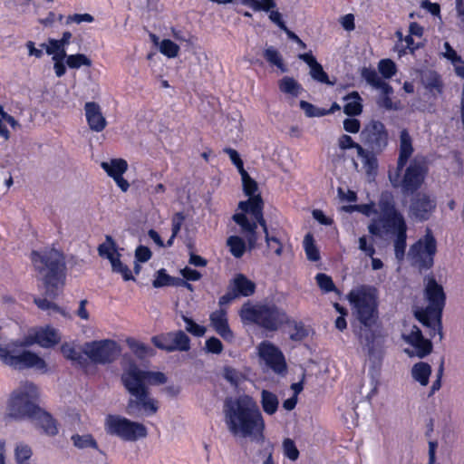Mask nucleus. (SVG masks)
<instances>
[{"label":"nucleus","instance_id":"16","mask_svg":"<svg viewBox=\"0 0 464 464\" xmlns=\"http://www.w3.org/2000/svg\"><path fill=\"white\" fill-rule=\"evenodd\" d=\"M259 357L276 373L286 371L287 365L282 351L269 341H263L258 345Z\"/></svg>","mask_w":464,"mask_h":464},{"label":"nucleus","instance_id":"49","mask_svg":"<svg viewBox=\"0 0 464 464\" xmlns=\"http://www.w3.org/2000/svg\"><path fill=\"white\" fill-rule=\"evenodd\" d=\"M182 319L186 324V330L194 336L201 337L207 329L205 326L197 324L192 318L183 315Z\"/></svg>","mask_w":464,"mask_h":464},{"label":"nucleus","instance_id":"4","mask_svg":"<svg viewBox=\"0 0 464 464\" xmlns=\"http://www.w3.org/2000/svg\"><path fill=\"white\" fill-rule=\"evenodd\" d=\"M225 413L227 424L233 434L255 437L264 440L266 428L263 415L254 399L249 395L226 401Z\"/></svg>","mask_w":464,"mask_h":464},{"label":"nucleus","instance_id":"59","mask_svg":"<svg viewBox=\"0 0 464 464\" xmlns=\"http://www.w3.org/2000/svg\"><path fill=\"white\" fill-rule=\"evenodd\" d=\"M444 52L442 53L443 57L450 61L452 64L461 63L462 58L457 53V52L451 47V45L445 42L443 44Z\"/></svg>","mask_w":464,"mask_h":464},{"label":"nucleus","instance_id":"58","mask_svg":"<svg viewBox=\"0 0 464 464\" xmlns=\"http://www.w3.org/2000/svg\"><path fill=\"white\" fill-rule=\"evenodd\" d=\"M205 348L208 353L219 354L222 353L224 346L218 338L212 336L206 340Z\"/></svg>","mask_w":464,"mask_h":464},{"label":"nucleus","instance_id":"62","mask_svg":"<svg viewBox=\"0 0 464 464\" xmlns=\"http://www.w3.org/2000/svg\"><path fill=\"white\" fill-rule=\"evenodd\" d=\"M224 378L233 385H237L239 382V373L238 372L230 366L224 367Z\"/></svg>","mask_w":464,"mask_h":464},{"label":"nucleus","instance_id":"25","mask_svg":"<svg viewBox=\"0 0 464 464\" xmlns=\"http://www.w3.org/2000/svg\"><path fill=\"white\" fill-rule=\"evenodd\" d=\"M61 353L64 356V358L71 361L73 364L78 365L82 369H85L89 364L88 359L84 356V351H78L71 343H63L61 345Z\"/></svg>","mask_w":464,"mask_h":464},{"label":"nucleus","instance_id":"39","mask_svg":"<svg viewBox=\"0 0 464 464\" xmlns=\"http://www.w3.org/2000/svg\"><path fill=\"white\" fill-rule=\"evenodd\" d=\"M98 253L100 256L106 257L109 261L119 254L116 243L111 236H106V242L99 245Z\"/></svg>","mask_w":464,"mask_h":464},{"label":"nucleus","instance_id":"56","mask_svg":"<svg viewBox=\"0 0 464 464\" xmlns=\"http://www.w3.org/2000/svg\"><path fill=\"white\" fill-rule=\"evenodd\" d=\"M224 151L229 156L232 163L236 166L239 174L246 171L244 168V162L239 153L236 150L232 149L231 147H225Z\"/></svg>","mask_w":464,"mask_h":464},{"label":"nucleus","instance_id":"22","mask_svg":"<svg viewBox=\"0 0 464 464\" xmlns=\"http://www.w3.org/2000/svg\"><path fill=\"white\" fill-rule=\"evenodd\" d=\"M232 219L241 227L242 232L246 235L249 248H254L257 241L256 229L257 225H259L258 222L255 218L250 221L246 214L244 213L234 214Z\"/></svg>","mask_w":464,"mask_h":464},{"label":"nucleus","instance_id":"7","mask_svg":"<svg viewBox=\"0 0 464 464\" xmlns=\"http://www.w3.org/2000/svg\"><path fill=\"white\" fill-rule=\"evenodd\" d=\"M239 316L243 322L256 324L268 332H276L290 324L286 312L274 303H246L239 311Z\"/></svg>","mask_w":464,"mask_h":464},{"label":"nucleus","instance_id":"8","mask_svg":"<svg viewBox=\"0 0 464 464\" xmlns=\"http://www.w3.org/2000/svg\"><path fill=\"white\" fill-rule=\"evenodd\" d=\"M427 175L426 166L411 160L403 170H389L388 178L393 188H400L403 195H414L422 186Z\"/></svg>","mask_w":464,"mask_h":464},{"label":"nucleus","instance_id":"51","mask_svg":"<svg viewBox=\"0 0 464 464\" xmlns=\"http://www.w3.org/2000/svg\"><path fill=\"white\" fill-rule=\"evenodd\" d=\"M378 69L380 73L386 79L392 78L396 73V65L390 59H383L379 62Z\"/></svg>","mask_w":464,"mask_h":464},{"label":"nucleus","instance_id":"43","mask_svg":"<svg viewBox=\"0 0 464 464\" xmlns=\"http://www.w3.org/2000/svg\"><path fill=\"white\" fill-rule=\"evenodd\" d=\"M241 3L256 12H269L276 5L275 0H242Z\"/></svg>","mask_w":464,"mask_h":464},{"label":"nucleus","instance_id":"35","mask_svg":"<svg viewBox=\"0 0 464 464\" xmlns=\"http://www.w3.org/2000/svg\"><path fill=\"white\" fill-rule=\"evenodd\" d=\"M263 54L269 64L276 66L282 72L287 71L281 53L274 46L266 48Z\"/></svg>","mask_w":464,"mask_h":464},{"label":"nucleus","instance_id":"11","mask_svg":"<svg viewBox=\"0 0 464 464\" xmlns=\"http://www.w3.org/2000/svg\"><path fill=\"white\" fill-rule=\"evenodd\" d=\"M437 253V241L432 232L428 229L426 234L411 246L409 257L411 266L420 272L427 271L434 266Z\"/></svg>","mask_w":464,"mask_h":464},{"label":"nucleus","instance_id":"50","mask_svg":"<svg viewBox=\"0 0 464 464\" xmlns=\"http://www.w3.org/2000/svg\"><path fill=\"white\" fill-rule=\"evenodd\" d=\"M160 51L169 58H174L178 55L179 47L169 39H164L160 44Z\"/></svg>","mask_w":464,"mask_h":464},{"label":"nucleus","instance_id":"64","mask_svg":"<svg viewBox=\"0 0 464 464\" xmlns=\"http://www.w3.org/2000/svg\"><path fill=\"white\" fill-rule=\"evenodd\" d=\"M380 209L382 211V216L390 215L392 213L397 212L398 210L395 208V205L392 199H381L380 203Z\"/></svg>","mask_w":464,"mask_h":464},{"label":"nucleus","instance_id":"34","mask_svg":"<svg viewBox=\"0 0 464 464\" xmlns=\"http://www.w3.org/2000/svg\"><path fill=\"white\" fill-rule=\"evenodd\" d=\"M279 90L285 93L290 94L294 97H297L301 91L303 90L302 86L298 83L296 80L290 76H285L278 82Z\"/></svg>","mask_w":464,"mask_h":464},{"label":"nucleus","instance_id":"31","mask_svg":"<svg viewBox=\"0 0 464 464\" xmlns=\"http://www.w3.org/2000/svg\"><path fill=\"white\" fill-rule=\"evenodd\" d=\"M381 221L383 223L382 227L392 229L394 233L407 229L405 219L399 211L382 216Z\"/></svg>","mask_w":464,"mask_h":464},{"label":"nucleus","instance_id":"2","mask_svg":"<svg viewBox=\"0 0 464 464\" xmlns=\"http://www.w3.org/2000/svg\"><path fill=\"white\" fill-rule=\"evenodd\" d=\"M379 295L375 286L361 285L347 294L353 315L360 323L359 331H354L359 342L373 354L379 329Z\"/></svg>","mask_w":464,"mask_h":464},{"label":"nucleus","instance_id":"15","mask_svg":"<svg viewBox=\"0 0 464 464\" xmlns=\"http://www.w3.org/2000/svg\"><path fill=\"white\" fill-rule=\"evenodd\" d=\"M121 376L140 385H160L167 382V376L161 372L141 370L135 362H131L123 370Z\"/></svg>","mask_w":464,"mask_h":464},{"label":"nucleus","instance_id":"24","mask_svg":"<svg viewBox=\"0 0 464 464\" xmlns=\"http://www.w3.org/2000/svg\"><path fill=\"white\" fill-rule=\"evenodd\" d=\"M237 297H248L255 294L256 284L243 274H237L229 285Z\"/></svg>","mask_w":464,"mask_h":464},{"label":"nucleus","instance_id":"9","mask_svg":"<svg viewBox=\"0 0 464 464\" xmlns=\"http://www.w3.org/2000/svg\"><path fill=\"white\" fill-rule=\"evenodd\" d=\"M121 381L125 390L132 397L129 399L126 407L130 415L143 412L146 416H151L159 411V401L150 396L147 385L136 384L123 376H121Z\"/></svg>","mask_w":464,"mask_h":464},{"label":"nucleus","instance_id":"17","mask_svg":"<svg viewBox=\"0 0 464 464\" xmlns=\"http://www.w3.org/2000/svg\"><path fill=\"white\" fill-rule=\"evenodd\" d=\"M100 166L108 177L113 179L121 192L125 193L130 189V184L124 178V174L129 169V164L126 160L122 158H111L107 161H102Z\"/></svg>","mask_w":464,"mask_h":464},{"label":"nucleus","instance_id":"53","mask_svg":"<svg viewBox=\"0 0 464 464\" xmlns=\"http://www.w3.org/2000/svg\"><path fill=\"white\" fill-rule=\"evenodd\" d=\"M283 450L285 456L289 459L295 461L299 458V450L293 440L289 438L285 439L283 441Z\"/></svg>","mask_w":464,"mask_h":464},{"label":"nucleus","instance_id":"55","mask_svg":"<svg viewBox=\"0 0 464 464\" xmlns=\"http://www.w3.org/2000/svg\"><path fill=\"white\" fill-rule=\"evenodd\" d=\"M32 450L28 445L19 444L15 448V460L18 464H24L32 457Z\"/></svg>","mask_w":464,"mask_h":464},{"label":"nucleus","instance_id":"6","mask_svg":"<svg viewBox=\"0 0 464 464\" xmlns=\"http://www.w3.org/2000/svg\"><path fill=\"white\" fill-rule=\"evenodd\" d=\"M425 297L428 305L415 313V317L424 326L430 329V336L435 337L436 334L442 338V312L446 304V295L442 285L437 283L434 276H429L425 286Z\"/></svg>","mask_w":464,"mask_h":464},{"label":"nucleus","instance_id":"63","mask_svg":"<svg viewBox=\"0 0 464 464\" xmlns=\"http://www.w3.org/2000/svg\"><path fill=\"white\" fill-rule=\"evenodd\" d=\"M34 302L37 307L43 311L52 309L58 312L60 310V307L56 304L47 300L46 298L36 297Z\"/></svg>","mask_w":464,"mask_h":464},{"label":"nucleus","instance_id":"44","mask_svg":"<svg viewBox=\"0 0 464 464\" xmlns=\"http://www.w3.org/2000/svg\"><path fill=\"white\" fill-rule=\"evenodd\" d=\"M396 237L394 240V253L395 256L399 260H402L405 256L406 250V240H407V229L401 230L395 233Z\"/></svg>","mask_w":464,"mask_h":464},{"label":"nucleus","instance_id":"41","mask_svg":"<svg viewBox=\"0 0 464 464\" xmlns=\"http://www.w3.org/2000/svg\"><path fill=\"white\" fill-rule=\"evenodd\" d=\"M304 248L310 261L316 262L320 259V252L315 245L314 236L311 233H307L304 236Z\"/></svg>","mask_w":464,"mask_h":464},{"label":"nucleus","instance_id":"10","mask_svg":"<svg viewBox=\"0 0 464 464\" xmlns=\"http://www.w3.org/2000/svg\"><path fill=\"white\" fill-rule=\"evenodd\" d=\"M107 434L116 436L125 441H136L148 436L146 426L125 417L108 414L104 421Z\"/></svg>","mask_w":464,"mask_h":464},{"label":"nucleus","instance_id":"61","mask_svg":"<svg viewBox=\"0 0 464 464\" xmlns=\"http://www.w3.org/2000/svg\"><path fill=\"white\" fill-rule=\"evenodd\" d=\"M152 253L148 246L140 245L135 250V259L137 262L145 263L150 259Z\"/></svg>","mask_w":464,"mask_h":464},{"label":"nucleus","instance_id":"40","mask_svg":"<svg viewBox=\"0 0 464 464\" xmlns=\"http://www.w3.org/2000/svg\"><path fill=\"white\" fill-rule=\"evenodd\" d=\"M230 253L236 257L240 258L246 252V243L238 236H230L227 240Z\"/></svg>","mask_w":464,"mask_h":464},{"label":"nucleus","instance_id":"36","mask_svg":"<svg viewBox=\"0 0 464 464\" xmlns=\"http://www.w3.org/2000/svg\"><path fill=\"white\" fill-rule=\"evenodd\" d=\"M287 325L292 328L289 333V338L294 342H301L309 334L308 329L301 321L297 322L290 319V324Z\"/></svg>","mask_w":464,"mask_h":464},{"label":"nucleus","instance_id":"57","mask_svg":"<svg viewBox=\"0 0 464 464\" xmlns=\"http://www.w3.org/2000/svg\"><path fill=\"white\" fill-rule=\"evenodd\" d=\"M139 122L141 127L146 125L152 132H156L159 125V121H154V116L150 112L140 113L139 115Z\"/></svg>","mask_w":464,"mask_h":464},{"label":"nucleus","instance_id":"14","mask_svg":"<svg viewBox=\"0 0 464 464\" xmlns=\"http://www.w3.org/2000/svg\"><path fill=\"white\" fill-rule=\"evenodd\" d=\"M151 343L158 349L168 353L188 352L190 349V338L181 330L154 335L151 338Z\"/></svg>","mask_w":464,"mask_h":464},{"label":"nucleus","instance_id":"1","mask_svg":"<svg viewBox=\"0 0 464 464\" xmlns=\"http://www.w3.org/2000/svg\"><path fill=\"white\" fill-rule=\"evenodd\" d=\"M59 342L56 330L50 326L41 327L23 340L11 341L5 347L0 344V360L15 370L34 368L45 373L48 371L46 362L37 353L24 349L35 343L43 348H50Z\"/></svg>","mask_w":464,"mask_h":464},{"label":"nucleus","instance_id":"27","mask_svg":"<svg viewBox=\"0 0 464 464\" xmlns=\"http://www.w3.org/2000/svg\"><path fill=\"white\" fill-rule=\"evenodd\" d=\"M343 150L352 149L353 147H341ZM357 149V153L362 162L366 169V172L371 174H376L378 169V160L375 154L365 149L364 147H355Z\"/></svg>","mask_w":464,"mask_h":464},{"label":"nucleus","instance_id":"20","mask_svg":"<svg viewBox=\"0 0 464 464\" xmlns=\"http://www.w3.org/2000/svg\"><path fill=\"white\" fill-rule=\"evenodd\" d=\"M362 140L368 145H386L387 132L382 122L371 121L362 130Z\"/></svg>","mask_w":464,"mask_h":464},{"label":"nucleus","instance_id":"12","mask_svg":"<svg viewBox=\"0 0 464 464\" xmlns=\"http://www.w3.org/2000/svg\"><path fill=\"white\" fill-rule=\"evenodd\" d=\"M240 176L242 179L243 191L248 198L246 200L240 201L238 203V208L242 211L241 213L248 214L252 218L263 223L265 202L261 194L258 193L257 182L249 176L247 171L240 174Z\"/></svg>","mask_w":464,"mask_h":464},{"label":"nucleus","instance_id":"26","mask_svg":"<svg viewBox=\"0 0 464 464\" xmlns=\"http://www.w3.org/2000/svg\"><path fill=\"white\" fill-rule=\"evenodd\" d=\"M420 80L424 87L432 93H441L443 83L438 72L432 70H425L420 73Z\"/></svg>","mask_w":464,"mask_h":464},{"label":"nucleus","instance_id":"47","mask_svg":"<svg viewBox=\"0 0 464 464\" xmlns=\"http://www.w3.org/2000/svg\"><path fill=\"white\" fill-rule=\"evenodd\" d=\"M316 283L324 293L338 292L332 277L324 273H318L315 276Z\"/></svg>","mask_w":464,"mask_h":464},{"label":"nucleus","instance_id":"60","mask_svg":"<svg viewBox=\"0 0 464 464\" xmlns=\"http://www.w3.org/2000/svg\"><path fill=\"white\" fill-rule=\"evenodd\" d=\"M185 218L183 212H177L173 215L171 218V234H173L174 237H177L180 232Z\"/></svg>","mask_w":464,"mask_h":464},{"label":"nucleus","instance_id":"19","mask_svg":"<svg viewBox=\"0 0 464 464\" xmlns=\"http://www.w3.org/2000/svg\"><path fill=\"white\" fill-rule=\"evenodd\" d=\"M210 325L214 331L227 342L234 339V333L228 324L227 311L219 308L209 314Z\"/></svg>","mask_w":464,"mask_h":464},{"label":"nucleus","instance_id":"33","mask_svg":"<svg viewBox=\"0 0 464 464\" xmlns=\"http://www.w3.org/2000/svg\"><path fill=\"white\" fill-rule=\"evenodd\" d=\"M430 374L431 367L428 362H417L411 369V375L413 379L422 386H426L429 383Z\"/></svg>","mask_w":464,"mask_h":464},{"label":"nucleus","instance_id":"48","mask_svg":"<svg viewBox=\"0 0 464 464\" xmlns=\"http://www.w3.org/2000/svg\"><path fill=\"white\" fill-rule=\"evenodd\" d=\"M92 63V60L82 53L68 55L66 60V64L72 69H78L81 66L90 67Z\"/></svg>","mask_w":464,"mask_h":464},{"label":"nucleus","instance_id":"23","mask_svg":"<svg viewBox=\"0 0 464 464\" xmlns=\"http://www.w3.org/2000/svg\"><path fill=\"white\" fill-rule=\"evenodd\" d=\"M87 122L90 128L95 131H102L106 127V120L102 113L100 105L95 102H88L84 104Z\"/></svg>","mask_w":464,"mask_h":464},{"label":"nucleus","instance_id":"32","mask_svg":"<svg viewBox=\"0 0 464 464\" xmlns=\"http://www.w3.org/2000/svg\"><path fill=\"white\" fill-rule=\"evenodd\" d=\"M346 103L343 107V112L348 116H356L362 113V98L357 92H353L344 97Z\"/></svg>","mask_w":464,"mask_h":464},{"label":"nucleus","instance_id":"45","mask_svg":"<svg viewBox=\"0 0 464 464\" xmlns=\"http://www.w3.org/2000/svg\"><path fill=\"white\" fill-rule=\"evenodd\" d=\"M310 68L309 74L311 78L320 83H324L327 85H334V82L329 80L328 74L324 71L323 66L316 62Z\"/></svg>","mask_w":464,"mask_h":464},{"label":"nucleus","instance_id":"52","mask_svg":"<svg viewBox=\"0 0 464 464\" xmlns=\"http://www.w3.org/2000/svg\"><path fill=\"white\" fill-rule=\"evenodd\" d=\"M300 108L304 111V114L309 118L323 117L326 115L324 109L318 108L305 101L300 102Z\"/></svg>","mask_w":464,"mask_h":464},{"label":"nucleus","instance_id":"5","mask_svg":"<svg viewBox=\"0 0 464 464\" xmlns=\"http://www.w3.org/2000/svg\"><path fill=\"white\" fill-rule=\"evenodd\" d=\"M30 259L37 279L44 285L45 296L55 299L65 285L67 267L64 254L55 248L33 250Z\"/></svg>","mask_w":464,"mask_h":464},{"label":"nucleus","instance_id":"37","mask_svg":"<svg viewBox=\"0 0 464 464\" xmlns=\"http://www.w3.org/2000/svg\"><path fill=\"white\" fill-rule=\"evenodd\" d=\"M71 440H72L73 445L78 449L82 450V449L92 448V449L97 450L100 452H102V450H99V446H98L96 440L93 438V436L92 434H84V435L74 434L72 436Z\"/></svg>","mask_w":464,"mask_h":464},{"label":"nucleus","instance_id":"54","mask_svg":"<svg viewBox=\"0 0 464 464\" xmlns=\"http://www.w3.org/2000/svg\"><path fill=\"white\" fill-rule=\"evenodd\" d=\"M400 154L397 160V166L392 170H403L409 159L414 151V147H400Z\"/></svg>","mask_w":464,"mask_h":464},{"label":"nucleus","instance_id":"46","mask_svg":"<svg viewBox=\"0 0 464 464\" xmlns=\"http://www.w3.org/2000/svg\"><path fill=\"white\" fill-rule=\"evenodd\" d=\"M177 278L169 276L164 268L160 269L157 272L155 279L152 281V285L155 288H160L163 286L175 285Z\"/></svg>","mask_w":464,"mask_h":464},{"label":"nucleus","instance_id":"30","mask_svg":"<svg viewBox=\"0 0 464 464\" xmlns=\"http://www.w3.org/2000/svg\"><path fill=\"white\" fill-rule=\"evenodd\" d=\"M256 221L258 222L259 226L262 227L265 233V239L267 248L271 252H273V254H275L276 256H281L284 249V246L281 239L277 236L269 233L267 224L265 218L263 223H261L259 220Z\"/></svg>","mask_w":464,"mask_h":464},{"label":"nucleus","instance_id":"13","mask_svg":"<svg viewBox=\"0 0 464 464\" xmlns=\"http://www.w3.org/2000/svg\"><path fill=\"white\" fill-rule=\"evenodd\" d=\"M121 353L120 345L114 340L104 339L85 343L84 354L96 364L114 362Z\"/></svg>","mask_w":464,"mask_h":464},{"label":"nucleus","instance_id":"3","mask_svg":"<svg viewBox=\"0 0 464 464\" xmlns=\"http://www.w3.org/2000/svg\"><path fill=\"white\" fill-rule=\"evenodd\" d=\"M38 387L31 382H23L14 389L7 401V414L14 420H31L48 436L58 433L56 420L48 411L42 409Z\"/></svg>","mask_w":464,"mask_h":464},{"label":"nucleus","instance_id":"21","mask_svg":"<svg viewBox=\"0 0 464 464\" xmlns=\"http://www.w3.org/2000/svg\"><path fill=\"white\" fill-rule=\"evenodd\" d=\"M405 341L414 347L416 355L419 358H424L432 352V343L424 338L420 329L414 325L411 333L404 337Z\"/></svg>","mask_w":464,"mask_h":464},{"label":"nucleus","instance_id":"42","mask_svg":"<svg viewBox=\"0 0 464 464\" xmlns=\"http://www.w3.org/2000/svg\"><path fill=\"white\" fill-rule=\"evenodd\" d=\"M120 256L121 255L117 254V256L110 261L112 272L121 274L124 281L135 280L130 269L121 261Z\"/></svg>","mask_w":464,"mask_h":464},{"label":"nucleus","instance_id":"28","mask_svg":"<svg viewBox=\"0 0 464 464\" xmlns=\"http://www.w3.org/2000/svg\"><path fill=\"white\" fill-rule=\"evenodd\" d=\"M362 77L372 87L380 89L382 92L392 93V88L390 84L382 80L374 69L363 68Z\"/></svg>","mask_w":464,"mask_h":464},{"label":"nucleus","instance_id":"18","mask_svg":"<svg viewBox=\"0 0 464 464\" xmlns=\"http://www.w3.org/2000/svg\"><path fill=\"white\" fill-rule=\"evenodd\" d=\"M435 208L436 202L424 193L416 194L410 205L411 216L420 221L428 220Z\"/></svg>","mask_w":464,"mask_h":464},{"label":"nucleus","instance_id":"38","mask_svg":"<svg viewBox=\"0 0 464 464\" xmlns=\"http://www.w3.org/2000/svg\"><path fill=\"white\" fill-rule=\"evenodd\" d=\"M127 344L132 353L139 358L142 359L153 354L152 348L133 338L127 339Z\"/></svg>","mask_w":464,"mask_h":464},{"label":"nucleus","instance_id":"29","mask_svg":"<svg viewBox=\"0 0 464 464\" xmlns=\"http://www.w3.org/2000/svg\"><path fill=\"white\" fill-rule=\"evenodd\" d=\"M260 404L263 411L267 415H274L279 407V400L276 393L263 389L260 393Z\"/></svg>","mask_w":464,"mask_h":464}]
</instances>
